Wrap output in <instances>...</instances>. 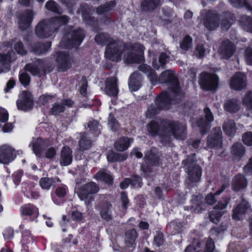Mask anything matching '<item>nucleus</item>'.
Masks as SVG:
<instances>
[{"mask_svg": "<svg viewBox=\"0 0 252 252\" xmlns=\"http://www.w3.org/2000/svg\"><path fill=\"white\" fill-rule=\"evenodd\" d=\"M139 69L147 75L151 84H157L158 81L161 83L168 84V92L162 93L156 100L154 104L148 107L146 116L149 118L158 114L159 111L163 109H168L175 99H179L182 96L177 75L174 71L167 70L163 72L158 79L155 72L150 66L145 64L140 65Z\"/></svg>", "mask_w": 252, "mask_h": 252, "instance_id": "f257e3e1", "label": "nucleus"}, {"mask_svg": "<svg viewBox=\"0 0 252 252\" xmlns=\"http://www.w3.org/2000/svg\"><path fill=\"white\" fill-rule=\"evenodd\" d=\"M95 40L99 44H107L105 56L111 61L118 62L122 56L127 63H139L143 60L145 48L139 43L123 45L122 42L114 41L108 34L103 33L97 34Z\"/></svg>", "mask_w": 252, "mask_h": 252, "instance_id": "f03ea898", "label": "nucleus"}, {"mask_svg": "<svg viewBox=\"0 0 252 252\" xmlns=\"http://www.w3.org/2000/svg\"><path fill=\"white\" fill-rule=\"evenodd\" d=\"M69 20L68 16L63 15L43 20L36 26L35 33L40 38L49 37L60 26L66 24Z\"/></svg>", "mask_w": 252, "mask_h": 252, "instance_id": "7ed1b4c3", "label": "nucleus"}, {"mask_svg": "<svg viewBox=\"0 0 252 252\" xmlns=\"http://www.w3.org/2000/svg\"><path fill=\"white\" fill-rule=\"evenodd\" d=\"M178 140H184L187 136L186 126L177 121H171L168 123L165 130L160 134L162 141L168 140L170 137Z\"/></svg>", "mask_w": 252, "mask_h": 252, "instance_id": "20e7f679", "label": "nucleus"}, {"mask_svg": "<svg viewBox=\"0 0 252 252\" xmlns=\"http://www.w3.org/2000/svg\"><path fill=\"white\" fill-rule=\"evenodd\" d=\"M85 35L81 29L74 30L67 33L60 43L63 48H70L79 46L82 42Z\"/></svg>", "mask_w": 252, "mask_h": 252, "instance_id": "39448f33", "label": "nucleus"}, {"mask_svg": "<svg viewBox=\"0 0 252 252\" xmlns=\"http://www.w3.org/2000/svg\"><path fill=\"white\" fill-rule=\"evenodd\" d=\"M186 167L189 180L192 182H197L200 178L201 170L200 166L190 160L189 158L183 161Z\"/></svg>", "mask_w": 252, "mask_h": 252, "instance_id": "423d86ee", "label": "nucleus"}, {"mask_svg": "<svg viewBox=\"0 0 252 252\" xmlns=\"http://www.w3.org/2000/svg\"><path fill=\"white\" fill-rule=\"evenodd\" d=\"M218 77L215 74L203 73L201 75L200 85L205 90H214L217 88Z\"/></svg>", "mask_w": 252, "mask_h": 252, "instance_id": "0eeeda50", "label": "nucleus"}, {"mask_svg": "<svg viewBox=\"0 0 252 252\" xmlns=\"http://www.w3.org/2000/svg\"><path fill=\"white\" fill-rule=\"evenodd\" d=\"M16 156L15 150L11 146L4 145L0 147V163L8 164Z\"/></svg>", "mask_w": 252, "mask_h": 252, "instance_id": "6e6552de", "label": "nucleus"}, {"mask_svg": "<svg viewBox=\"0 0 252 252\" xmlns=\"http://www.w3.org/2000/svg\"><path fill=\"white\" fill-rule=\"evenodd\" d=\"M32 97L31 94L27 92H23L19 95V98L16 103L19 110L26 111L32 108Z\"/></svg>", "mask_w": 252, "mask_h": 252, "instance_id": "1a4fd4ad", "label": "nucleus"}, {"mask_svg": "<svg viewBox=\"0 0 252 252\" xmlns=\"http://www.w3.org/2000/svg\"><path fill=\"white\" fill-rule=\"evenodd\" d=\"M15 58L16 54L12 50L9 51L6 54L0 53V74L9 71V63Z\"/></svg>", "mask_w": 252, "mask_h": 252, "instance_id": "9d476101", "label": "nucleus"}, {"mask_svg": "<svg viewBox=\"0 0 252 252\" xmlns=\"http://www.w3.org/2000/svg\"><path fill=\"white\" fill-rule=\"evenodd\" d=\"M229 203V199L225 198L223 200L219 202L218 205L215 206L209 215L211 220L214 223H217L219 221L220 218L224 213L222 211L224 209Z\"/></svg>", "mask_w": 252, "mask_h": 252, "instance_id": "9b49d317", "label": "nucleus"}, {"mask_svg": "<svg viewBox=\"0 0 252 252\" xmlns=\"http://www.w3.org/2000/svg\"><path fill=\"white\" fill-rule=\"evenodd\" d=\"M246 86V76L241 72H237L232 77L230 87L234 90H241Z\"/></svg>", "mask_w": 252, "mask_h": 252, "instance_id": "f8f14e48", "label": "nucleus"}, {"mask_svg": "<svg viewBox=\"0 0 252 252\" xmlns=\"http://www.w3.org/2000/svg\"><path fill=\"white\" fill-rule=\"evenodd\" d=\"M25 69L32 75L40 76L45 73V63L43 61L37 60L27 64Z\"/></svg>", "mask_w": 252, "mask_h": 252, "instance_id": "ddd939ff", "label": "nucleus"}, {"mask_svg": "<svg viewBox=\"0 0 252 252\" xmlns=\"http://www.w3.org/2000/svg\"><path fill=\"white\" fill-rule=\"evenodd\" d=\"M204 111L205 119L201 118L197 123V125L200 127L201 133H206L210 128V124L214 120L213 114L208 108L204 109Z\"/></svg>", "mask_w": 252, "mask_h": 252, "instance_id": "4468645a", "label": "nucleus"}, {"mask_svg": "<svg viewBox=\"0 0 252 252\" xmlns=\"http://www.w3.org/2000/svg\"><path fill=\"white\" fill-rule=\"evenodd\" d=\"M221 144V130L220 128H215L213 132L208 138L207 146L209 148H220Z\"/></svg>", "mask_w": 252, "mask_h": 252, "instance_id": "2eb2a0df", "label": "nucleus"}, {"mask_svg": "<svg viewBox=\"0 0 252 252\" xmlns=\"http://www.w3.org/2000/svg\"><path fill=\"white\" fill-rule=\"evenodd\" d=\"M98 190L99 188L95 183H90L83 186L77 192L80 199L84 200L89 194L95 193Z\"/></svg>", "mask_w": 252, "mask_h": 252, "instance_id": "dca6fc26", "label": "nucleus"}, {"mask_svg": "<svg viewBox=\"0 0 252 252\" xmlns=\"http://www.w3.org/2000/svg\"><path fill=\"white\" fill-rule=\"evenodd\" d=\"M56 61L59 67L63 71L70 67L71 60L65 52L60 51L57 53Z\"/></svg>", "mask_w": 252, "mask_h": 252, "instance_id": "f3484780", "label": "nucleus"}, {"mask_svg": "<svg viewBox=\"0 0 252 252\" xmlns=\"http://www.w3.org/2000/svg\"><path fill=\"white\" fill-rule=\"evenodd\" d=\"M33 13L30 10L26 11L20 15L18 18L19 28L21 30L28 28L32 21Z\"/></svg>", "mask_w": 252, "mask_h": 252, "instance_id": "a211bd4d", "label": "nucleus"}, {"mask_svg": "<svg viewBox=\"0 0 252 252\" xmlns=\"http://www.w3.org/2000/svg\"><path fill=\"white\" fill-rule=\"evenodd\" d=\"M117 81V79L115 77H110L106 80L105 90L108 95L113 96L117 95L119 90Z\"/></svg>", "mask_w": 252, "mask_h": 252, "instance_id": "6ab92c4d", "label": "nucleus"}, {"mask_svg": "<svg viewBox=\"0 0 252 252\" xmlns=\"http://www.w3.org/2000/svg\"><path fill=\"white\" fill-rule=\"evenodd\" d=\"M137 238V234L135 229H130L126 232L125 242L126 249H127L128 252L133 250Z\"/></svg>", "mask_w": 252, "mask_h": 252, "instance_id": "aec40b11", "label": "nucleus"}, {"mask_svg": "<svg viewBox=\"0 0 252 252\" xmlns=\"http://www.w3.org/2000/svg\"><path fill=\"white\" fill-rule=\"evenodd\" d=\"M116 5V2L114 1H111L104 5L99 6L96 9V12L98 15L101 16L105 21L109 19L110 11Z\"/></svg>", "mask_w": 252, "mask_h": 252, "instance_id": "412c9836", "label": "nucleus"}, {"mask_svg": "<svg viewBox=\"0 0 252 252\" xmlns=\"http://www.w3.org/2000/svg\"><path fill=\"white\" fill-rule=\"evenodd\" d=\"M235 49V46L232 43L228 40H225L222 43L220 52L223 58H228L233 55Z\"/></svg>", "mask_w": 252, "mask_h": 252, "instance_id": "4be33fe9", "label": "nucleus"}, {"mask_svg": "<svg viewBox=\"0 0 252 252\" xmlns=\"http://www.w3.org/2000/svg\"><path fill=\"white\" fill-rule=\"evenodd\" d=\"M142 77L139 73L135 72L129 77L128 86L130 90L132 92L137 91L141 87Z\"/></svg>", "mask_w": 252, "mask_h": 252, "instance_id": "5701e85b", "label": "nucleus"}, {"mask_svg": "<svg viewBox=\"0 0 252 252\" xmlns=\"http://www.w3.org/2000/svg\"><path fill=\"white\" fill-rule=\"evenodd\" d=\"M249 209V203L246 201L243 200L234 210L233 215V218L236 220L242 219L245 213H246Z\"/></svg>", "mask_w": 252, "mask_h": 252, "instance_id": "b1692460", "label": "nucleus"}, {"mask_svg": "<svg viewBox=\"0 0 252 252\" xmlns=\"http://www.w3.org/2000/svg\"><path fill=\"white\" fill-rule=\"evenodd\" d=\"M72 161V152L70 149L67 147H64L61 151L60 157V164L62 166H67Z\"/></svg>", "mask_w": 252, "mask_h": 252, "instance_id": "393cba45", "label": "nucleus"}, {"mask_svg": "<svg viewBox=\"0 0 252 252\" xmlns=\"http://www.w3.org/2000/svg\"><path fill=\"white\" fill-rule=\"evenodd\" d=\"M247 186V181L244 176L237 175L233 179L232 188L233 189L238 191L245 189Z\"/></svg>", "mask_w": 252, "mask_h": 252, "instance_id": "a878e982", "label": "nucleus"}, {"mask_svg": "<svg viewBox=\"0 0 252 252\" xmlns=\"http://www.w3.org/2000/svg\"><path fill=\"white\" fill-rule=\"evenodd\" d=\"M208 16L209 18L204 21V25L209 30H214L219 26L218 16L210 12L208 13Z\"/></svg>", "mask_w": 252, "mask_h": 252, "instance_id": "bb28decb", "label": "nucleus"}, {"mask_svg": "<svg viewBox=\"0 0 252 252\" xmlns=\"http://www.w3.org/2000/svg\"><path fill=\"white\" fill-rule=\"evenodd\" d=\"M21 213L24 216H32L37 217L38 215V209L34 206L28 204L23 205L21 207Z\"/></svg>", "mask_w": 252, "mask_h": 252, "instance_id": "cd10ccee", "label": "nucleus"}, {"mask_svg": "<svg viewBox=\"0 0 252 252\" xmlns=\"http://www.w3.org/2000/svg\"><path fill=\"white\" fill-rule=\"evenodd\" d=\"M132 142V139H129L127 137H123L115 143V148L118 151H124L128 148Z\"/></svg>", "mask_w": 252, "mask_h": 252, "instance_id": "c85d7f7f", "label": "nucleus"}, {"mask_svg": "<svg viewBox=\"0 0 252 252\" xmlns=\"http://www.w3.org/2000/svg\"><path fill=\"white\" fill-rule=\"evenodd\" d=\"M224 107L225 110L228 112L236 113L240 108V103L236 99H230L225 102Z\"/></svg>", "mask_w": 252, "mask_h": 252, "instance_id": "c756f323", "label": "nucleus"}, {"mask_svg": "<svg viewBox=\"0 0 252 252\" xmlns=\"http://www.w3.org/2000/svg\"><path fill=\"white\" fill-rule=\"evenodd\" d=\"M160 3V0H143L141 7L144 10H152L157 7Z\"/></svg>", "mask_w": 252, "mask_h": 252, "instance_id": "7c9ffc66", "label": "nucleus"}, {"mask_svg": "<svg viewBox=\"0 0 252 252\" xmlns=\"http://www.w3.org/2000/svg\"><path fill=\"white\" fill-rule=\"evenodd\" d=\"M231 152L235 158H240L244 155L245 150L242 144L237 143L232 146Z\"/></svg>", "mask_w": 252, "mask_h": 252, "instance_id": "2f4dec72", "label": "nucleus"}, {"mask_svg": "<svg viewBox=\"0 0 252 252\" xmlns=\"http://www.w3.org/2000/svg\"><path fill=\"white\" fill-rule=\"evenodd\" d=\"M223 129L227 135L233 136L236 132L235 122L232 120L226 121L223 124Z\"/></svg>", "mask_w": 252, "mask_h": 252, "instance_id": "473e14b6", "label": "nucleus"}, {"mask_svg": "<svg viewBox=\"0 0 252 252\" xmlns=\"http://www.w3.org/2000/svg\"><path fill=\"white\" fill-rule=\"evenodd\" d=\"M95 178L97 180L105 182L108 184H112L113 178L105 171H99L95 175Z\"/></svg>", "mask_w": 252, "mask_h": 252, "instance_id": "72a5a7b5", "label": "nucleus"}, {"mask_svg": "<svg viewBox=\"0 0 252 252\" xmlns=\"http://www.w3.org/2000/svg\"><path fill=\"white\" fill-rule=\"evenodd\" d=\"M112 206L109 203L104 204L100 211V216L101 218L106 220L112 219Z\"/></svg>", "mask_w": 252, "mask_h": 252, "instance_id": "f704fd0d", "label": "nucleus"}, {"mask_svg": "<svg viewBox=\"0 0 252 252\" xmlns=\"http://www.w3.org/2000/svg\"><path fill=\"white\" fill-rule=\"evenodd\" d=\"M51 42H48L45 44L38 43L32 49V51L36 54H41L46 53L50 48Z\"/></svg>", "mask_w": 252, "mask_h": 252, "instance_id": "c9c22d12", "label": "nucleus"}, {"mask_svg": "<svg viewBox=\"0 0 252 252\" xmlns=\"http://www.w3.org/2000/svg\"><path fill=\"white\" fill-rule=\"evenodd\" d=\"M159 157L154 152L150 151L145 155L144 159L147 164H156L158 163Z\"/></svg>", "mask_w": 252, "mask_h": 252, "instance_id": "e433bc0d", "label": "nucleus"}, {"mask_svg": "<svg viewBox=\"0 0 252 252\" xmlns=\"http://www.w3.org/2000/svg\"><path fill=\"white\" fill-rule=\"evenodd\" d=\"M159 129V123L157 122L152 121L147 126V130L152 136L158 134Z\"/></svg>", "mask_w": 252, "mask_h": 252, "instance_id": "4c0bfd02", "label": "nucleus"}, {"mask_svg": "<svg viewBox=\"0 0 252 252\" xmlns=\"http://www.w3.org/2000/svg\"><path fill=\"white\" fill-rule=\"evenodd\" d=\"M168 57L167 55L162 53L159 56L158 63H157L155 59L153 60L152 63L153 67L157 69H159L160 67H163L165 64Z\"/></svg>", "mask_w": 252, "mask_h": 252, "instance_id": "58836bf2", "label": "nucleus"}, {"mask_svg": "<svg viewBox=\"0 0 252 252\" xmlns=\"http://www.w3.org/2000/svg\"><path fill=\"white\" fill-rule=\"evenodd\" d=\"M107 160L110 162H114L117 160H124L126 158L125 155L115 153L113 151H110L107 156Z\"/></svg>", "mask_w": 252, "mask_h": 252, "instance_id": "ea45409f", "label": "nucleus"}, {"mask_svg": "<svg viewBox=\"0 0 252 252\" xmlns=\"http://www.w3.org/2000/svg\"><path fill=\"white\" fill-rule=\"evenodd\" d=\"M39 184L42 189L49 190L53 184V180L52 178L48 177L41 178Z\"/></svg>", "mask_w": 252, "mask_h": 252, "instance_id": "a19ab883", "label": "nucleus"}, {"mask_svg": "<svg viewBox=\"0 0 252 252\" xmlns=\"http://www.w3.org/2000/svg\"><path fill=\"white\" fill-rule=\"evenodd\" d=\"M45 7L47 9L55 13L60 14L62 12V10L61 8V7L55 1L53 0L48 1L46 3Z\"/></svg>", "mask_w": 252, "mask_h": 252, "instance_id": "79ce46f5", "label": "nucleus"}, {"mask_svg": "<svg viewBox=\"0 0 252 252\" xmlns=\"http://www.w3.org/2000/svg\"><path fill=\"white\" fill-rule=\"evenodd\" d=\"M248 0H229L233 6L239 7L246 6L248 10L252 11V7L248 4Z\"/></svg>", "mask_w": 252, "mask_h": 252, "instance_id": "37998d69", "label": "nucleus"}, {"mask_svg": "<svg viewBox=\"0 0 252 252\" xmlns=\"http://www.w3.org/2000/svg\"><path fill=\"white\" fill-rule=\"evenodd\" d=\"M243 103L247 109H252V93L248 92L243 98Z\"/></svg>", "mask_w": 252, "mask_h": 252, "instance_id": "c03bdc74", "label": "nucleus"}, {"mask_svg": "<svg viewBox=\"0 0 252 252\" xmlns=\"http://www.w3.org/2000/svg\"><path fill=\"white\" fill-rule=\"evenodd\" d=\"M180 46L184 50H188L192 47V39L189 36H185L180 43Z\"/></svg>", "mask_w": 252, "mask_h": 252, "instance_id": "a18cd8bd", "label": "nucleus"}, {"mask_svg": "<svg viewBox=\"0 0 252 252\" xmlns=\"http://www.w3.org/2000/svg\"><path fill=\"white\" fill-rule=\"evenodd\" d=\"M80 150L81 151L89 149L91 146L90 141L87 139L85 135L82 136V137L80 141Z\"/></svg>", "mask_w": 252, "mask_h": 252, "instance_id": "49530a36", "label": "nucleus"}, {"mask_svg": "<svg viewBox=\"0 0 252 252\" xmlns=\"http://www.w3.org/2000/svg\"><path fill=\"white\" fill-rule=\"evenodd\" d=\"M41 141L42 139L38 138L37 139L36 141L32 144V150L34 154L37 156L39 155L41 152V146L40 144Z\"/></svg>", "mask_w": 252, "mask_h": 252, "instance_id": "de8ad7c7", "label": "nucleus"}, {"mask_svg": "<svg viewBox=\"0 0 252 252\" xmlns=\"http://www.w3.org/2000/svg\"><path fill=\"white\" fill-rule=\"evenodd\" d=\"M244 143L248 146H252V133L251 132H247L244 134L242 137Z\"/></svg>", "mask_w": 252, "mask_h": 252, "instance_id": "09e8293b", "label": "nucleus"}, {"mask_svg": "<svg viewBox=\"0 0 252 252\" xmlns=\"http://www.w3.org/2000/svg\"><path fill=\"white\" fill-rule=\"evenodd\" d=\"M30 77L26 72L22 73L19 76V81L24 86H27L29 84L30 82Z\"/></svg>", "mask_w": 252, "mask_h": 252, "instance_id": "8fccbe9b", "label": "nucleus"}, {"mask_svg": "<svg viewBox=\"0 0 252 252\" xmlns=\"http://www.w3.org/2000/svg\"><path fill=\"white\" fill-rule=\"evenodd\" d=\"M194 54L196 57L199 58H202L204 56L205 54V49L202 45L199 44L196 47Z\"/></svg>", "mask_w": 252, "mask_h": 252, "instance_id": "3c124183", "label": "nucleus"}, {"mask_svg": "<svg viewBox=\"0 0 252 252\" xmlns=\"http://www.w3.org/2000/svg\"><path fill=\"white\" fill-rule=\"evenodd\" d=\"M14 49L19 54L23 55L27 54V51L24 48L23 44L21 41H18L15 44Z\"/></svg>", "mask_w": 252, "mask_h": 252, "instance_id": "603ef678", "label": "nucleus"}, {"mask_svg": "<svg viewBox=\"0 0 252 252\" xmlns=\"http://www.w3.org/2000/svg\"><path fill=\"white\" fill-rule=\"evenodd\" d=\"M64 110V106L61 103H57L54 105L52 108V114L56 115Z\"/></svg>", "mask_w": 252, "mask_h": 252, "instance_id": "864d4df0", "label": "nucleus"}, {"mask_svg": "<svg viewBox=\"0 0 252 252\" xmlns=\"http://www.w3.org/2000/svg\"><path fill=\"white\" fill-rule=\"evenodd\" d=\"M88 127L90 130L93 131H99L100 130L98 122L95 120L90 121L88 124Z\"/></svg>", "mask_w": 252, "mask_h": 252, "instance_id": "5fc2aeb1", "label": "nucleus"}, {"mask_svg": "<svg viewBox=\"0 0 252 252\" xmlns=\"http://www.w3.org/2000/svg\"><path fill=\"white\" fill-rule=\"evenodd\" d=\"M198 197L197 196H194L193 199L192 200V202H193V205L191 206L192 209L194 211L198 213L201 210V205H203V204L201 205L200 204V202L198 201Z\"/></svg>", "mask_w": 252, "mask_h": 252, "instance_id": "6e6d98bb", "label": "nucleus"}, {"mask_svg": "<svg viewBox=\"0 0 252 252\" xmlns=\"http://www.w3.org/2000/svg\"><path fill=\"white\" fill-rule=\"evenodd\" d=\"M109 125L114 130H116L118 127V123L112 114H110L109 116Z\"/></svg>", "mask_w": 252, "mask_h": 252, "instance_id": "4d7b16f0", "label": "nucleus"}, {"mask_svg": "<svg viewBox=\"0 0 252 252\" xmlns=\"http://www.w3.org/2000/svg\"><path fill=\"white\" fill-rule=\"evenodd\" d=\"M244 18L246 20V22L245 21L242 22V23H243L244 28L252 33V20L248 17H245Z\"/></svg>", "mask_w": 252, "mask_h": 252, "instance_id": "13d9d810", "label": "nucleus"}, {"mask_svg": "<svg viewBox=\"0 0 252 252\" xmlns=\"http://www.w3.org/2000/svg\"><path fill=\"white\" fill-rule=\"evenodd\" d=\"M245 59L248 64L252 65V50L251 49L246 50Z\"/></svg>", "mask_w": 252, "mask_h": 252, "instance_id": "bf43d9fd", "label": "nucleus"}, {"mask_svg": "<svg viewBox=\"0 0 252 252\" xmlns=\"http://www.w3.org/2000/svg\"><path fill=\"white\" fill-rule=\"evenodd\" d=\"M44 154L46 158H52L56 155V151L54 148L51 147L45 151Z\"/></svg>", "mask_w": 252, "mask_h": 252, "instance_id": "052dcab7", "label": "nucleus"}, {"mask_svg": "<svg viewBox=\"0 0 252 252\" xmlns=\"http://www.w3.org/2000/svg\"><path fill=\"white\" fill-rule=\"evenodd\" d=\"M67 190L65 187H60L57 188L55 191L56 195L59 197H62L66 194Z\"/></svg>", "mask_w": 252, "mask_h": 252, "instance_id": "680f3d73", "label": "nucleus"}, {"mask_svg": "<svg viewBox=\"0 0 252 252\" xmlns=\"http://www.w3.org/2000/svg\"><path fill=\"white\" fill-rule=\"evenodd\" d=\"M141 181L142 179L141 177L138 176H135L131 179L130 184L135 187H141Z\"/></svg>", "mask_w": 252, "mask_h": 252, "instance_id": "e2e57ef3", "label": "nucleus"}, {"mask_svg": "<svg viewBox=\"0 0 252 252\" xmlns=\"http://www.w3.org/2000/svg\"><path fill=\"white\" fill-rule=\"evenodd\" d=\"M163 242V235L161 233H157L154 238V243L158 247L162 245Z\"/></svg>", "mask_w": 252, "mask_h": 252, "instance_id": "0e129e2a", "label": "nucleus"}, {"mask_svg": "<svg viewBox=\"0 0 252 252\" xmlns=\"http://www.w3.org/2000/svg\"><path fill=\"white\" fill-rule=\"evenodd\" d=\"M121 199L123 204V207L125 209H126L127 207L128 203V200L127 195L124 192H122L121 195Z\"/></svg>", "mask_w": 252, "mask_h": 252, "instance_id": "69168bd1", "label": "nucleus"}, {"mask_svg": "<svg viewBox=\"0 0 252 252\" xmlns=\"http://www.w3.org/2000/svg\"><path fill=\"white\" fill-rule=\"evenodd\" d=\"M13 234V230L10 228L6 229L3 233L5 239H8L12 238Z\"/></svg>", "mask_w": 252, "mask_h": 252, "instance_id": "338daca9", "label": "nucleus"}, {"mask_svg": "<svg viewBox=\"0 0 252 252\" xmlns=\"http://www.w3.org/2000/svg\"><path fill=\"white\" fill-rule=\"evenodd\" d=\"M51 98V96L49 95H42L39 98V102L41 104H45L48 102Z\"/></svg>", "mask_w": 252, "mask_h": 252, "instance_id": "774afa93", "label": "nucleus"}]
</instances>
